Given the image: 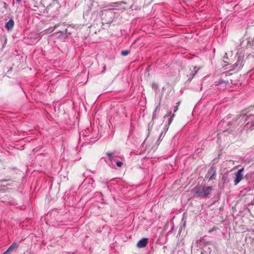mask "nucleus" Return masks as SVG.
Returning a JSON list of instances; mask_svg holds the SVG:
<instances>
[{
  "label": "nucleus",
  "mask_w": 254,
  "mask_h": 254,
  "mask_svg": "<svg viewBox=\"0 0 254 254\" xmlns=\"http://www.w3.org/2000/svg\"><path fill=\"white\" fill-rule=\"evenodd\" d=\"M212 190V188L210 187H200L197 186L195 188V193L198 196L206 197L210 193Z\"/></svg>",
  "instance_id": "nucleus-1"
},
{
  "label": "nucleus",
  "mask_w": 254,
  "mask_h": 254,
  "mask_svg": "<svg viewBox=\"0 0 254 254\" xmlns=\"http://www.w3.org/2000/svg\"><path fill=\"white\" fill-rule=\"evenodd\" d=\"M244 169V168L239 169L235 174L236 178L234 180V185L235 186L238 185L239 183V182L242 180L243 178L242 172H243Z\"/></svg>",
  "instance_id": "nucleus-2"
},
{
  "label": "nucleus",
  "mask_w": 254,
  "mask_h": 254,
  "mask_svg": "<svg viewBox=\"0 0 254 254\" xmlns=\"http://www.w3.org/2000/svg\"><path fill=\"white\" fill-rule=\"evenodd\" d=\"M215 175H216L215 170L214 168H212L209 170V171L207 174L206 177H207V178H208L209 179V180H211L214 179Z\"/></svg>",
  "instance_id": "nucleus-3"
},
{
  "label": "nucleus",
  "mask_w": 254,
  "mask_h": 254,
  "mask_svg": "<svg viewBox=\"0 0 254 254\" xmlns=\"http://www.w3.org/2000/svg\"><path fill=\"white\" fill-rule=\"evenodd\" d=\"M147 243V238H142L137 242L136 246L138 248H143L146 246Z\"/></svg>",
  "instance_id": "nucleus-4"
},
{
  "label": "nucleus",
  "mask_w": 254,
  "mask_h": 254,
  "mask_svg": "<svg viewBox=\"0 0 254 254\" xmlns=\"http://www.w3.org/2000/svg\"><path fill=\"white\" fill-rule=\"evenodd\" d=\"M13 26H14V21L12 19H9L8 20V21L7 22H6L5 25V28L8 30H11L13 28Z\"/></svg>",
  "instance_id": "nucleus-5"
},
{
  "label": "nucleus",
  "mask_w": 254,
  "mask_h": 254,
  "mask_svg": "<svg viewBox=\"0 0 254 254\" xmlns=\"http://www.w3.org/2000/svg\"><path fill=\"white\" fill-rule=\"evenodd\" d=\"M18 245L16 243H13L7 250L6 251L4 252V254H7L8 252H11L14 249L18 248Z\"/></svg>",
  "instance_id": "nucleus-6"
},
{
  "label": "nucleus",
  "mask_w": 254,
  "mask_h": 254,
  "mask_svg": "<svg viewBox=\"0 0 254 254\" xmlns=\"http://www.w3.org/2000/svg\"><path fill=\"white\" fill-rule=\"evenodd\" d=\"M129 54L128 50H124L121 52V55L123 56H127Z\"/></svg>",
  "instance_id": "nucleus-7"
},
{
  "label": "nucleus",
  "mask_w": 254,
  "mask_h": 254,
  "mask_svg": "<svg viewBox=\"0 0 254 254\" xmlns=\"http://www.w3.org/2000/svg\"><path fill=\"white\" fill-rule=\"evenodd\" d=\"M107 155L108 156L110 160L111 161H112L113 160V153H107Z\"/></svg>",
  "instance_id": "nucleus-8"
},
{
  "label": "nucleus",
  "mask_w": 254,
  "mask_h": 254,
  "mask_svg": "<svg viewBox=\"0 0 254 254\" xmlns=\"http://www.w3.org/2000/svg\"><path fill=\"white\" fill-rule=\"evenodd\" d=\"M123 162H121V161H118L116 163L117 164V166L118 167H121L122 165H123Z\"/></svg>",
  "instance_id": "nucleus-9"
},
{
  "label": "nucleus",
  "mask_w": 254,
  "mask_h": 254,
  "mask_svg": "<svg viewBox=\"0 0 254 254\" xmlns=\"http://www.w3.org/2000/svg\"><path fill=\"white\" fill-rule=\"evenodd\" d=\"M174 117V115H173L171 118L169 119V124H170L173 120V117Z\"/></svg>",
  "instance_id": "nucleus-10"
},
{
  "label": "nucleus",
  "mask_w": 254,
  "mask_h": 254,
  "mask_svg": "<svg viewBox=\"0 0 254 254\" xmlns=\"http://www.w3.org/2000/svg\"><path fill=\"white\" fill-rule=\"evenodd\" d=\"M171 113V112H169V113L167 114V115H166V116H164V118L168 117L170 115Z\"/></svg>",
  "instance_id": "nucleus-11"
},
{
  "label": "nucleus",
  "mask_w": 254,
  "mask_h": 254,
  "mask_svg": "<svg viewBox=\"0 0 254 254\" xmlns=\"http://www.w3.org/2000/svg\"><path fill=\"white\" fill-rule=\"evenodd\" d=\"M178 110V107H176L175 108V109H174V112H176L177 111V110Z\"/></svg>",
  "instance_id": "nucleus-12"
},
{
  "label": "nucleus",
  "mask_w": 254,
  "mask_h": 254,
  "mask_svg": "<svg viewBox=\"0 0 254 254\" xmlns=\"http://www.w3.org/2000/svg\"><path fill=\"white\" fill-rule=\"evenodd\" d=\"M21 0H16V1H17V2H19Z\"/></svg>",
  "instance_id": "nucleus-13"
},
{
  "label": "nucleus",
  "mask_w": 254,
  "mask_h": 254,
  "mask_svg": "<svg viewBox=\"0 0 254 254\" xmlns=\"http://www.w3.org/2000/svg\"><path fill=\"white\" fill-rule=\"evenodd\" d=\"M157 109H155V112H157Z\"/></svg>",
  "instance_id": "nucleus-14"
},
{
  "label": "nucleus",
  "mask_w": 254,
  "mask_h": 254,
  "mask_svg": "<svg viewBox=\"0 0 254 254\" xmlns=\"http://www.w3.org/2000/svg\"><path fill=\"white\" fill-rule=\"evenodd\" d=\"M3 254H5L4 253Z\"/></svg>",
  "instance_id": "nucleus-15"
}]
</instances>
